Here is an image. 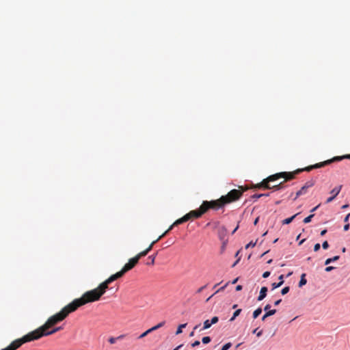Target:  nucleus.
Returning <instances> with one entry per match:
<instances>
[{"mask_svg": "<svg viewBox=\"0 0 350 350\" xmlns=\"http://www.w3.org/2000/svg\"><path fill=\"white\" fill-rule=\"evenodd\" d=\"M199 326H200V325H196V326L194 327V328H193V330H196V329H198V327H199Z\"/></svg>", "mask_w": 350, "mask_h": 350, "instance_id": "nucleus-59", "label": "nucleus"}, {"mask_svg": "<svg viewBox=\"0 0 350 350\" xmlns=\"http://www.w3.org/2000/svg\"><path fill=\"white\" fill-rule=\"evenodd\" d=\"M211 325H212V324H211V321L209 320H206L204 322V327H203L202 329H208L209 327H211Z\"/></svg>", "mask_w": 350, "mask_h": 350, "instance_id": "nucleus-29", "label": "nucleus"}, {"mask_svg": "<svg viewBox=\"0 0 350 350\" xmlns=\"http://www.w3.org/2000/svg\"><path fill=\"white\" fill-rule=\"evenodd\" d=\"M237 262H238V260H237V261L233 264L232 267H234Z\"/></svg>", "mask_w": 350, "mask_h": 350, "instance_id": "nucleus-64", "label": "nucleus"}, {"mask_svg": "<svg viewBox=\"0 0 350 350\" xmlns=\"http://www.w3.org/2000/svg\"><path fill=\"white\" fill-rule=\"evenodd\" d=\"M326 232H327V230H325H325H322V231L321 232V236H323V235H325V233H326Z\"/></svg>", "mask_w": 350, "mask_h": 350, "instance_id": "nucleus-52", "label": "nucleus"}, {"mask_svg": "<svg viewBox=\"0 0 350 350\" xmlns=\"http://www.w3.org/2000/svg\"><path fill=\"white\" fill-rule=\"evenodd\" d=\"M62 329V327H57L53 329L51 331H48V329H45V331H40V329H35L34 331L29 332V334H30L32 340H38L42 336L53 334L61 330Z\"/></svg>", "mask_w": 350, "mask_h": 350, "instance_id": "nucleus-7", "label": "nucleus"}, {"mask_svg": "<svg viewBox=\"0 0 350 350\" xmlns=\"http://www.w3.org/2000/svg\"><path fill=\"white\" fill-rule=\"evenodd\" d=\"M231 343L228 342L226 345H224L221 349V350H228L231 347Z\"/></svg>", "mask_w": 350, "mask_h": 350, "instance_id": "nucleus-38", "label": "nucleus"}, {"mask_svg": "<svg viewBox=\"0 0 350 350\" xmlns=\"http://www.w3.org/2000/svg\"><path fill=\"white\" fill-rule=\"evenodd\" d=\"M200 206L204 213H205L211 208L217 210L220 208H222L224 206V204L221 198H220L216 200L204 201Z\"/></svg>", "mask_w": 350, "mask_h": 350, "instance_id": "nucleus-5", "label": "nucleus"}, {"mask_svg": "<svg viewBox=\"0 0 350 350\" xmlns=\"http://www.w3.org/2000/svg\"><path fill=\"white\" fill-rule=\"evenodd\" d=\"M183 347V345H178L176 348H175L173 350H178L180 348H181Z\"/></svg>", "mask_w": 350, "mask_h": 350, "instance_id": "nucleus-54", "label": "nucleus"}, {"mask_svg": "<svg viewBox=\"0 0 350 350\" xmlns=\"http://www.w3.org/2000/svg\"><path fill=\"white\" fill-rule=\"evenodd\" d=\"M255 188H264L267 189H271V186L269 185V181L268 180V178H266L262 180V181L254 186Z\"/></svg>", "mask_w": 350, "mask_h": 350, "instance_id": "nucleus-12", "label": "nucleus"}, {"mask_svg": "<svg viewBox=\"0 0 350 350\" xmlns=\"http://www.w3.org/2000/svg\"><path fill=\"white\" fill-rule=\"evenodd\" d=\"M226 286V285L221 287L217 292L219 291H221V290H224L225 288V287Z\"/></svg>", "mask_w": 350, "mask_h": 350, "instance_id": "nucleus-57", "label": "nucleus"}, {"mask_svg": "<svg viewBox=\"0 0 350 350\" xmlns=\"http://www.w3.org/2000/svg\"><path fill=\"white\" fill-rule=\"evenodd\" d=\"M322 247L324 250H327L329 247V243L327 241H325L323 244Z\"/></svg>", "mask_w": 350, "mask_h": 350, "instance_id": "nucleus-39", "label": "nucleus"}, {"mask_svg": "<svg viewBox=\"0 0 350 350\" xmlns=\"http://www.w3.org/2000/svg\"><path fill=\"white\" fill-rule=\"evenodd\" d=\"M241 309H238V310H237L234 312L233 316H232V317H231V319H230V321H233L235 319V318L239 315V314L241 313Z\"/></svg>", "mask_w": 350, "mask_h": 350, "instance_id": "nucleus-25", "label": "nucleus"}, {"mask_svg": "<svg viewBox=\"0 0 350 350\" xmlns=\"http://www.w3.org/2000/svg\"><path fill=\"white\" fill-rule=\"evenodd\" d=\"M256 244V241L255 242H253V241H250L246 246H245V248L247 249L250 247H254Z\"/></svg>", "mask_w": 350, "mask_h": 350, "instance_id": "nucleus-36", "label": "nucleus"}, {"mask_svg": "<svg viewBox=\"0 0 350 350\" xmlns=\"http://www.w3.org/2000/svg\"><path fill=\"white\" fill-rule=\"evenodd\" d=\"M262 312V309L260 308H257L253 312V318L256 319Z\"/></svg>", "mask_w": 350, "mask_h": 350, "instance_id": "nucleus-22", "label": "nucleus"}, {"mask_svg": "<svg viewBox=\"0 0 350 350\" xmlns=\"http://www.w3.org/2000/svg\"><path fill=\"white\" fill-rule=\"evenodd\" d=\"M342 252H345L346 251V248L345 247H343L342 250Z\"/></svg>", "mask_w": 350, "mask_h": 350, "instance_id": "nucleus-63", "label": "nucleus"}, {"mask_svg": "<svg viewBox=\"0 0 350 350\" xmlns=\"http://www.w3.org/2000/svg\"><path fill=\"white\" fill-rule=\"evenodd\" d=\"M320 247H321L320 244H319V243H316V244L314 245V252H317V251H319V249H320Z\"/></svg>", "mask_w": 350, "mask_h": 350, "instance_id": "nucleus-40", "label": "nucleus"}, {"mask_svg": "<svg viewBox=\"0 0 350 350\" xmlns=\"http://www.w3.org/2000/svg\"><path fill=\"white\" fill-rule=\"evenodd\" d=\"M203 214H204L203 210L202 209L201 206L197 210L191 211L189 213H187L185 217H187V221L190 219H197L200 217Z\"/></svg>", "mask_w": 350, "mask_h": 350, "instance_id": "nucleus-9", "label": "nucleus"}, {"mask_svg": "<svg viewBox=\"0 0 350 350\" xmlns=\"http://www.w3.org/2000/svg\"><path fill=\"white\" fill-rule=\"evenodd\" d=\"M32 340H33L29 333H28L21 338H18L14 340L9 346H8L5 349H3L2 350H16L18 348H19L23 344Z\"/></svg>", "mask_w": 350, "mask_h": 350, "instance_id": "nucleus-6", "label": "nucleus"}, {"mask_svg": "<svg viewBox=\"0 0 350 350\" xmlns=\"http://www.w3.org/2000/svg\"><path fill=\"white\" fill-rule=\"evenodd\" d=\"M206 286H203L202 287H200L198 291H197V293H200L202 292V291L205 288Z\"/></svg>", "mask_w": 350, "mask_h": 350, "instance_id": "nucleus-47", "label": "nucleus"}, {"mask_svg": "<svg viewBox=\"0 0 350 350\" xmlns=\"http://www.w3.org/2000/svg\"><path fill=\"white\" fill-rule=\"evenodd\" d=\"M200 342L199 340H196L194 342L191 343V345L192 347H196L200 345Z\"/></svg>", "mask_w": 350, "mask_h": 350, "instance_id": "nucleus-41", "label": "nucleus"}, {"mask_svg": "<svg viewBox=\"0 0 350 350\" xmlns=\"http://www.w3.org/2000/svg\"><path fill=\"white\" fill-rule=\"evenodd\" d=\"M211 339L209 336H204L202 339V342L204 344H208L211 342Z\"/></svg>", "mask_w": 350, "mask_h": 350, "instance_id": "nucleus-30", "label": "nucleus"}, {"mask_svg": "<svg viewBox=\"0 0 350 350\" xmlns=\"http://www.w3.org/2000/svg\"><path fill=\"white\" fill-rule=\"evenodd\" d=\"M125 337V335L124 334H121L120 336H118L117 338V340H122Z\"/></svg>", "mask_w": 350, "mask_h": 350, "instance_id": "nucleus-46", "label": "nucleus"}, {"mask_svg": "<svg viewBox=\"0 0 350 350\" xmlns=\"http://www.w3.org/2000/svg\"><path fill=\"white\" fill-rule=\"evenodd\" d=\"M164 325H165V321H162V322L158 323L157 325H156L155 326L151 327L150 329L152 330V332L155 331V330L159 329L160 327H163Z\"/></svg>", "mask_w": 350, "mask_h": 350, "instance_id": "nucleus-23", "label": "nucleus"}, {"mask_svg": "<svg viewBox=\"0 0 350 350\" xmlns=\"http://www.w3.org/2000/svg\"><path fill=\"white\" fill-rule=\"evenodd\" d=\"M314 185V181L311 180L306 182L304 186L308 189L309 188L312 187Z\"/></svg>", "mask_w": 350, "mask_h": 350, "instance_id": "nucleus-28", "label": "nucleus"}, {"mask_svg": "<svg viewBox=\"0 0 350 350\" xmlns=\"http://www.w3.org/2000/svg\"><path fill=\"white\" fill-rule=\"evenodd\" d=\"M334 268H335L334 267L329 266V267H327L325 268V271H327V272H329V271H331L332 270H333Z\"/></svg>", "mask_w": 350, "mask_h": 350, "instance_id": "nucleus-44", "label": "nucleus"}, {"mask_svg": "<svg viewBox=\"0 0 350 350\" xmlns=\"http://www.w3.org/2000/svg\"><path fill=\"white\" fill-rule=\"evenodd\" d=\"M320 204L317 205V206H315L314 208H313L312 210H311V212H314L319 207Z\"/></svg>", "mask_w": 350, "mask_h": 350, "instance_id": "nucleus-53", "label": "nucleus"}, {"mask_svg": "<svg viewBox=\"0 0 350 350\" xmlns=\"http://www.w3.org/2000/svg\"><path fill=\"white\" fill-rule=\"evenodd\" d=\"M349 229V224H346V225H345V226H344V230H345V231H347Z\"/></svg>", "mask_w": 350, "mask_h": 350, "instance_id": "nucleus-45", "label": "nucleus"}, {"mask_svg": "<svg viewBox=\"0 0 350 350\" xmlns=\"http://www.w3.org/2000/svg\"><path fill=\"white\" fill-rule=\"evenodd\" d=\"M148 258L150 259V260H151L150 264L154 265V259H155V256H150L148 257Z\"/></svg>", "mask_w": 350, "mask_h": 350, "instance_id": "nucleus-42", "label": "nucleus"}, {"mask_svg": "<svg viewBox=\"0 0 350 350\" xmlns=\"http://www.w3.org/2000/svg\"><path fill=\"white\" fill-rule=\"evenodd\" d=\"M269 195V193L254 194L252 196V198L256 200L263 196H268Z\"/></svg>", "mask_w": 350, "mask_h": 350, "instance_id": "nucleus-27", "label": "nucleus"}, {"mask_svg": "<svg viewBox=\"0 0 350 350\" xmlns=\"http://www.w3.org/2000/svg\"><path fill=\"white\" fill-rule=\"evenodd\" d=\"M339 256H334L333 258H327L325 262V264L327 265H329V263L332 262H334V261H336L339 259Z\"/></svg>", "mask_w": 350, "mask_h": 350, "instance_id": "nucleus-20", "label": "nucleus"}, {"mask_svg": "<svg viewBox=\"0 0 350 350\" xmlns=\"http://www.w3.org/2000/svg\"><path fill=\"white\" fill-rule=\"evenodd\" d=\"M269 275H270V272H269V271H265V272H264V273H263V274H262V277H263L264 278H268Z\"/></svg>", "mask_w": 350, "mask_h": 350, "instance_id": "nucleus-43", "label": "nucleus"}, {"mask_svg": "<svg viewBox=\"0 0 350 350\" xmlns=\"http://www.w3.org/2000/svg\"><path fill=\"white\" fill-rule=\"evenodd\" d=\"M349 216H350V213H349L345 218V221L347 222L349 220Z\"/></svg>", "mask_w": 350, "mask_h": 350, "instance_id": "nucleus-51", "label": "nucleus"}, {"mask_svg": "<svg viewBox=\"0 0 350 350\" xmlns=\"http://www.w3.org/2000/svg\"><path fill=\"white\" fill-rule=\"evenodd\" d=\"M344 159H350V154H346V155H343V156H340V157H334V158L331 159H328L327 161H325L323 162H320L319 163H316L314 165H312V167H309L310 169H317V168H320V167H324L328 164H330L332 163V162H334V161H340Z\"/></svg>", "mask_w": 350, "mask_h": 350, "instance_id": "nucleus-8", "label": "nucleus"}, {"mask_svg": "<svg viewBox=\"0 0 350 350\" xmlns=\"http://www.w3.org/2000/svg\"><path fill=\"white\" fill-rule=\"evenodd\" d=\"M248 189L247 187L239 186V189H232L226 195L221 196L224 206L239 200L243 193Z\"/></svg>", "mask_w": 350, "mask_h": 350, "instance_id": "nucleus-4", "label": "nucleus"}, {"mask_svg": "<svg viewBox=\"0 0 350 350\" xmlns=\"http://www.w3.org/2000/svg\"><path fill=\"white\" fill-rule=\"evenodd\" d=\"M218 321H219V319L217 317H213L211 320V323L212 325H213V324L217 323L218 322Z\"/></svg>", "mask_w": 350, "mask_h": 350, "instance_id": "nucleus-37", "label": "nucleus"}, {"mask_svg": "<svg viewBox=\"0 0 350 350\" xmlns=\"http://www.w3.org/2000/svg\"><path fill=\"white\" fill-rule=\"evenodd\" d=\"M281 301H282V299H278V300L275 301L274 305L275 306H278V305H279L280 304Z\"/></svg>", "mask_w": 350, "mask_h": 350, "instance_id": "nucleus-49", "label": "nucleus"}, {"mask_svg": "<svg viewBox=\"0 0 350 350\" xmlns=\"http://www.w3.org/2000/svg\"><path fill=\"white\" fill-rule=\"evenodd\" d=\"M312 167V165L308 166L304 168L297 169L293 172H283L280 173H276L275 174L271 175L267 177L268 180L270 182L275 181L280 178L284 179V181H288L293 180L295 178V176L299 174L300 172L304 171L310 172L312 169H310L309 167Z\"/></svg>", "mask_w": 350, "mask_h": 350, "instance_id": "nucleus-3", "label": "nucleus"}, {"mask_svg": "<svg viewBox=\"0 0 350 350\" xmlns=\"http://www.w3.org/2000/svg\"><path fill=\"white\" fill-rule=\"evenodd\" d=\"M348 206H349V205H348V204H345V205H343V206H342V209H345V208H347Z\"/></svg>", "mask_w": 350, "mask_h": 350, "instance_id": "nucleus-55", "label": "nucleus"}, {"mask_svg": "<svg viewBox=\"0 0 350 350\" xmlns=\"http://www.w3.org/2000/svg\"><path fill=\"white\" fill-rule=\"evenodd\" d=\"M166 235V232H163L161 236H159L155 241H152L151 244L148 246L147 249H146L148 252L152 249L153 245L159 241L161 239Z\"/></svg>", "mask_w": 350, "mask_h": 350, "instance_id": "nucleus-15", "label": "nucleus"}, {"mask_svg": "<svg viewBox=\"0 0 350 350\" xmlns=\"http://www.w3.org/2000/svg\"><path fill=\"white\" fill-rule=\"evenodd\" d=\"M187 326V323H184V324H181L178 326L177 330H176V334H180L183 332V330L182 329L183 328H185V327Z\"/></svg>", "mask_w": 350, "mask_h": 350, "instance_id": "nucleus-26", "label": "nucleus"}, {"mask_svg": "<svg viewBox=\"0 0 350 350\" xmlns=\"http://www.w3.org/2000/svg\"><path fill=\"white\" fill-rule=\"evenodd\" d=\"M267 293V288L266 286H263L261 288L260 294L258 297V301H262L266 296Z\"/></svg>", "mask_w": 350, "mask_h": 350, "instance_id": "nucleus-13", "label": "nucleus"}, {"mask_svg": "<svg viewBox=\"0 0 350 350\" xmlns=\"http://www.w3.org/2000/svg\"><path fill=\"white\" fill-rule=\"evenodd\" d=\"M308 191V189L306 188L304 186H303L300 190H299L297 193H296V196L295 198V200H296L299 196H301V195H304L305 193H306Z\"/></svg>", "mask_w": 350, "mask_h": 350, "instance_id": "nucleus-17", "label": "nucleus"}, {"mask_svg": "<svg viewBox=\"0 0 350 350\" xmlns=\"http://www.w3.org/2000/svg\"><path fill=\"white\" fill-rule=\"evenodd\" d=\"M152 332V330L150 329H148V330H146V332H144V333H142L139 336V338H142L145 336H146L148 334L151 333Z\"/></svg>", "mask_w": 350, "mask_h": 350, "instance_id": "nucleus-32", "label": "nucleus"}, {"mask_svg": "<svg viewBox=\"0 0 350 350\" xmlns=\"http://www.w3.org/2000/svg\"><path fill=\"white\" fill-rule=\"evenodd\" d=\"M284 182L285 181L284 180L283 182H281L278 185L271 186V189H273L274 191H278L284 189L285 187L284 185Z\"/></svg>", "mask_w": 350, "mask_h": 350, "instance_id": "nucleus-18", "label": "nucleus"}, {"mask_svg": "<svg viewBox=\"0 0 350 350\" xmlns=\"http://www.w3.org/2000/svg\"><path fill=\"white\" fill-rule=\"evenodd\" d=\"M116 340H118L116 337H110L108 339L109 342L111 345L114 344L116 342Z\"/></svg>", "mask_w": 350, "mask_h": 350, "instance_id": "nucleus-35", "label": "nucleus"}, {"mask_svg": "<svg viewBox=\"0 0 350 350\" xmlns=\"http://www.w3.org/2000/svg\"><path fill=\"white\" fill-rule=\"evenodd\" d=\"M314 217V214H311L309 216L306 217L304 219V222L305 224H307V223H309L311 221V219L312 218Z\"/></svg>", "mask_w": 350, "mask_h": 350, "instance_id": "nucleus-31", "label": "nucleus"}, {"mask_svg": "<svg viewBox=\"0 0 350 350\" xmlns=\"http://www.w3.org/2000/svg\"><path fill=\"white\" fill-rule=\"evenodd\" d=\"M289 290H290V288L289 286H286L284 288H283L281 291V293L282 295H286V293H288L289 292Z\"/></svg>", "mask_w": 350, "mask_h": 350, "instance_id": "nucleus-34", "label": "nucleus"}, {"mask_svg": "<svg viewBox=\"0 0 350 350\" xmlns=\"http://www.w3.org/2000/svg\"><path fill=\"white\" fill-rule=\"evenodd\" d=\"M148 254V252L145 250L141 252H139L138 254L135 256L136 258H137L138 260L140 259V258L146 256Z\"/></svg>", "mask_w": 350, "mask_h": 350, "instance_id": "nucleus-24", "label": "nucleus"}, {"mask_svg": "<svg viewBox=\"0 0 350 350\" xmlns=\"http://www.w3.org/2000/svg\"><path fill=\"white\" fill-rule=\"evenodd\" d=\"M186 221H187V217H185V215H184L183 217H181V218L177 219L176 221H174V224L172 225H171L170 226V228L165 232H166V234H167L173 228V227L174 226L182 224Z\"/></svg>", "mask_w": 350, "mask_h": 350, "instance_id": "nucleus-11", "label": "nucleus"}, {"mask_svg": "<svg viewBox=\"0 0 350 350\" xmlns=\"http://www.w3.org/2000/svg\"><path fill=\"white\" fill-rule=\"evenodd\" d=\"M194 335V332H191L189 334L190 336H193Z\"/></svg>", "mask_w": 350, "mask_h": 350, "instance_id": "nucleus-60", "label": "nucleus"}, {"mask_svg": "<svg viewBox=\"0 0 350 350\" xmlns=\"http://www.w3.org/2000/svg\"><path fill=\"white\" fill-rule=\"evenodd\" d=\"M271 308V306L269 304H267L265 308H264V310L266 311V310H269V308Z\"/></svg>", "mask_w": 350, "mask_h": 350, "instance_id": "nucleus-48", "label": "nucleus"}, {"mask_svg": "<svg viewBox=\"0 0 350 350\" xmlns=\"http://www.w3.org/2000/svg\"><path fill=\"white\" fill-rule=\"evenodd\" d=\"M237 229H238V226H237V228H234V230H233L232 233H234V232H235V231H236Z\"/></svg>", "mask_w": 350, "mask_h": 350, "instance_id": "nucleus-62", "label": "nucleus"}, {"mask_svg": "<svg viewBox=\"0 0 350 350\" xmlns=\"http://www.w3.org/2000/svg\"><path fill=\"white\" fill-rule=\"evenodd\" d=\"M99 300L92 290L85 292L80 298L74 299L71 303L64 307L60 312L51 316L47 321L37 329L45 331L51 327L65 319L70 313L76 311L78 308L86 304Z\"/></svg>", "mask_w": 350, "mask_h": 350, "instance_id": "nucleus-1", "label": "nucleus"}, {"mask_svg": "<svg viewBox=\"0 0 350 350\" xmlns=\"http://www.w3.org/2000/svg\"><path fill=\"white\" fill-rule=\"evenodd\" d=\"M342 185H339L338 187L334 188L331 191L330 193L332 194V196L327 199V200H326L327 203L331 202L338 195V193H340V191L342 189Z\"/></svg>", "mask_w": 350, "mask_h": 350, "instance_id": "nucleus-10", "label": "nucleus"}, {"mask_svg": "<svg viewBox=\"0 0 350 350\" xmlns=\"http://www.w3.org/2000/svg\"><path fill=\"white\" fill-rule=\"evenodd\" d=\"M297 215V214H295L294 215H293L292 217H288V218H286L285 219H284L282 221V224H289L290 223L292 222V221L294 219V218Z\"/></svg>", "mask_w": 350, "mask_h": 350, "instance_id": "nucleus-21", "label": "nucleus"}, {"mask_svg": "<svg viewBox=\"0 0 350 350\" xmlns=\"http://www.w3.org/2000/svg\"><path fill=\"white\" fill-rule=\"evenodd\" d=\"M258 219H259V218H258V217H257V218L255 219V221H254V225H256V224H257V223H258Z\"/></svg>", "mask_w": 350, "mask_h": 350, "instance_id": "nucleus-56", "label": "nucleus"}, {"mask_svg": "<svg viewBox=\"0 0 350 350\" xmlns=\"http://www.w3.org/2000/svg\"><path fill=\"white\" fill-rule=\"evenodd\" d=\"M307 283V280L306 279V273H302L301 275V279L299 282V287H302Z\"/></svg>", "mask_w": 350, "mask_h": 350, "instance_id": "nucleus-19", "label": "nucleus"}, {"mask_svg": "<svg viewBox=\"0 0 350 350\" xmlns=\"http://www.w3.org/2000/svg\"><path fill=\"white\" fill-rule=\"evenodd\" d=\"M258 328H256L253 330V334H256L258 337H260L262 334V330L258 331Z\"/></svg>", "mask_w": 350, "mask_h": 350, "instance_id": "nucleus-33", "label": "nucleus"}, {"mask_svg": "<svg viewBox=\"0 0 350 350\" xmlns=\"http://www.w3.org/2000/svg\"><path fill=\"white\" fill-rule=\"evenodd\" d=\"M276 313V310H268L262 317V321H265V319L268 317L272 316Z\"/></svg>", "mask_w": 350, "mask_h": 350, "instance_id": "nucleus-16", "label": "nucleus"}, {"mask_svg": "<svg viewBox=\"0 0 350 350\" xmlns=\"http://www.w3.org/2000/svg\"><path fill=\"white\" fill-rule=\"evenodd\" d=\"M138 261L139 260L135 256L129 259V262L124 265L121 271L111 275L105 281L102 282L97 288L93 289L92 291L96 294V295L98 296V298L100 299L101 296L104 295L110 283L121 278L125 273L132 269L137 264Z\"/></svg>", "mask_w": 350, "mask_h": 350, "instance_id": "nucleus-2", "label": "nucleus"}, {"mask_svg": "<svg viewBox=\"0 0 350 350\" xmlns=\"http://www.w3.org/2000/svg\"><path fill=\"white\" fill-rule=\"evenodd\" d=\"M237 280H238V278L234 279V280L232 281V284H235V283H237Z\"/></svg>", "mask_w": 350, "mask_h": 350, "instance_id": "nucleus-58", "label": "nucleus"}, {"mask_svg": "<svg viewBox=\"0 0 350 350\" xmlns=\"http://www.w3.org/2000/svg\"><path fill=\"white\" fill-rule=\"evenodd\" d=\"M241 289H242V286L241 285L237 286L236 291H241Z\"/></svg>", "mask_w": 350, "mask_h": 350, "instance_id": "nucleus-50", "label": "nucleus"}, {"mask_svg": "<svg viewBox=\"0 0 350 350\" xmlns=\"http://www.w3.org/2000/svg\"><path fill=\"white\" fill-rule=\"evenodd\" d=\"M280 282L279 283H273L271 285H272V287H273V289H275V288H277L280 286H281L283 283H284V275H280L278 278Z\"/></svg>", "mask_w": 350, "mask_h": 350, "instance_id": "nucleus-14", "label": "nucleus"}, {"mask_svg": "<svg viewBox=\"0 0 350 350\" xmlns=\"http://www.w3.org/2000/svg\"><path fill=\"white\" fill-rule=\"evenodd\" d=\"M271 262H272V259H270L269 260L267 261V263L270 264V263H271Z\"/></svg>", "mask_w": 350, "mask_h": 350, "instance_id": "nucleus-61", "label": "nucleus"}]
</instances>
